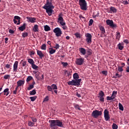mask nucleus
<instances>
[{
  "instance_id": "nucleus-44",
  "label": "nucleus",
  "mask_w": 129,
  "mask_h": 129,
  "mask_svg": "<svg viewBox=\"0 0 129 129\" xmlns=\"http://www.w3.org/2000/svg\"><path fill=\"white\" fill-rule=\"evenodd\" d=\"M123 67H118V72H122V71H123Z\"/></svg>"
},
{
  "instance_id": "nucleus-33",
  "label": "nucleus",
  "mask_w": 129,
  "mask_h": 129,
  "mask_svg": "<svg viewBox=\"0 0 129 129\" xmlns=\"http://www.w3.org/2000/svg\"><path fill=\"white\" fill-rule=\"evenodd\" d=\"M115 98L114 97H113L112 95H111V97L107 96V100H113Z\"/></svg>"
},
{
  "instance_id": "nucleus-30",
  "label": "nucleus",
  "mask_w": 129,
  "mask_h": 129,
  "mask_svg": "<svg viewBox=\"0 0 129 129\" xmlns=\"http://www.w3.org/2000/svg\"><path fill=\"white\" fill-rule=\"evenodd\" d=\"M75 36H76V38H78V39H80L81 38V35H80V33L77 32L74 34Z\"/></svg>"
},
{
  "instance_id": "nucleus-48",
  "label": "nucleus",
  "mask_w": 129,
  "mask_h": 129,
  "mask_svg": "<svg viewBox=\"0 0 129 129\" xmlns=\"http://www.w3.org/2000/svg\"><path fill=\"white\" fill-rule=\"evenodd\" d=\"M122 4H123V5H128V2H127V0H122Z\"/></svg>"
},
{
  "instance_id": "nucleus-58",
  "label": "nucleus",
  "mask_w": 129,
  "mask_h": 129,
  "mask_svg": "<svg viewBox=\"0 0 129 129\" xmlns=\"http://www.w3.org/2000/svg\"><path fill=\"white\" fill-rule=\"evenodd\" d=\"M23 67H25V66H27V61H24L22 63Z\"/></svg>"
},
{
  "instance_id": "nucleus-53",
  "label": "nucleus",
  "mask_w": 129,
  "mask_h": 129,
  "mask_svg": "<svg viewBox=\"0 0 129 129\" xmlns=\"http://www.w3.org/2000/svg\"><path fill=\"white\" fill-rule=\"evenodd\" d=\"M11 67H12V66H11V64H6L5 66V68L7 69H9V68H10Z\"/></svg>"
},
{
  "instance_id": "nucleus-56",
  "label": "nucleus",
  "mask_w": 129,
  "mask_h": 129,
  "mask_svg": "<svg viewBox=\"0 0 129 129\" xmlns=\"http://www.w3.org/2000/svg\"><path fill=\"white\" fill-rule=\"evenodd\" d=\"M88 55H91L92 54V51L90 49L87 50Z\"/></svg>"
},
{
  "instance_id": "nucleus-35",
  "label": "nucleus",
  "mask_w": 129,
  "mask_h": 129,
  "mask_svg": "<svg viewBox=\"0 0 129 129\" xmlns=\"http://www.w3.org/2000/svg\"><path fill=\"white\" fill-rule=\"evenodd\" d=\"M36 90H33L32 91H30L29 93V94L30 95H35L36 94Z\"/></svg>"
},
{
  "instance_id": "nucleus-1",
  "label": "nucleus",
  "mask_w": 129,
  "mask_h": 129,
  "mask_svg": "<svg viewBox=\"0 0 129 129\" xmlns=\"http://www.w3.org/2000/svg\"><path fill=\"white\" fill-rule=\"evenodd\" d=\"M53 0H46V2L44 6L42 7V9L46 10V13H47L48 16L50 17L52 16V14H53V10L54 9L55 7L53 6Z\"/></svg>"
},
{
  "instance_id": "nucleus-23",
  "label": "nucleus",
  "mask_w": 129,
  "mask_h": 129,
  "mask_svg": "<svg viewBox=\"0 0 129 129\" xmlns=\"http://www.w3.org/2000/svg\"><path fill=\"white\" fill-rule=\"evenodd\" d=\"M9 88L5 89L4 91V95H6V96H8L9 94H10V92L9 91Z\"/></svg>"
},
{
  "instance_id": "nucleus-15",
  "label": "nucleus",
  "mask_w": 129,
  "mask_h": 129,
  "mask_svg": "<svg viewBox=\"0 0 129 129\" xmlns=\"http://www.w3.org/2000/svg\"><path fill=\"white\" fill-rule=\"evenodd\" d=\"M27 20H28L29 22H30V23H36V18L35 17H26Z\"/></svg>"
},
{
  "instance_id": "nucleus-47",
  "label": "nucleus",
  "mask_w": 129,
  "mask_h": 129,
  "mask_svg": "<svg viewBox=\"0 0 129 129\" xmlns=\"http://www.w3.org/2000/svg\"><path fill=\"white\" fill-rule=\"evenodd\" d=\"M63 67H67L68 66V62H61Z\"/></svg>"
},
{
  "instance_id": "nucleus-45",
  "label": "nucleus",
  "mask_w": 129,
  "mask_h": 129,
  "mask_svg": "<svg viewBox=\"0 0 129 129\" xmlns=\"http://www.w3.org/2000/svg\"><path fill=\"white\" fill-rule=\"evenodd\" d=\"M30 118L32 119V121L35 123V122H37V120H38V119L34 117H30Z\"/></svg>"
},
{
  "instance_id": "nucleus-20",
  "label": "nucleus",
  "mask_w": 129,
  "mask_h": 129,
  "mask_svg": "<svg viewBox=\"0 0 129 129\" xmlns=\"http://www.w3.org/2000/svg\"><path fill=\"white\" fill-rule=\"evenodd\" d=\"M48 50H49V53L50 55H53V54L56 52V49H54L52 47L49 48Z\"/></svg>"
},
{
  "instance_id": "nucleus-64",
  "label": "nucleus",
  "mask_w": 129,
  "mask_h": 129,
  "mask_svg": "<svg viewBox=\"0 0 129 129\" xmlns=\"http://www.w3.org/2000/svg\"><path fill=\"white\" fill-rule=\"evenodd\" d=\"M126 72L129 73V66L126 68Z\"/></svg>"
},
{
  "instance_id": "nucleus-34",
  "label": "nucleus",
  "mask_w": 129,
  "mask_h": 129,
  "mask_svg": "<svg viewBox=\"0 0 129 129\" xmlns=\"http://www.w3.org/2000/svg\"><path fill=\"white\" fill-rule=\"evenodd\" d=\"M116 38L117 40H119V39H120V33L116 32Z\"/></svg>"
},
{
  "instance_id": "nucleus-42",
  "label": "nucleus",
  "mask_w": 129,
  "mask_h": 129,
  "mask_svg": "<svg viewBox=\"0 0 129 129\" xmlns=\"http://www.w3.org/2000/svg\"><path fill=\"white\" fill-rule=\"evenodd\" d=\"M112 129H117L118 126H117V125L116 124L113 123L112 125Z\"/></svg>"
},
{
  "instance_id": "nucleus-43",
  "label": "nucleus",
  "mask_w": 129,
  "mask_h": 129,
  "mask_svg": "<svg viewBox=\"0 0 129 129\" xmlns=\"http://www.w3.org/2000/svg\"><path fill=\"white\" fill-rule=\"evenodd\" d=\"M46 45L45 44H43L41 45V50H46Z\"/></svg>"
},
{
  "instance_id": "nucleus-14",
  "label": "nucleus",
  "mask_w": 129,
  "mask_h": 129,
  "mask_svg": "<svg viewBox=\"0 0 129 129\" xmlns=\"http://www.w3.org/2000/svg\"><path fill=\"white\" fill-rule=\"evenodd\" d=\"M19 66V61H16L13 65V71L14 72H17L18 71V66Z\"/></svg>"
},
{
  "instance_id": "nucleus-28",
  "label": "nucleus",
  "mask_w": 129,
  "mask_h": 129,
  "mask_svg": "<svg viewBox=\"0 0 129 129\" xmlns=\"http://www.w3.org/2000/svg\"><path fill=\"white\" fill-rule=\"evenodd\" d=\"M118 106H119V109L120 110H121L122 111H123V106H122V104H121V103H119Z\"/></svg>"
},
{
  "instance_id": "nucleus-51",
  "label": "nucleus",
  "mask_w": 129,
  "mask_h": 129,
  "mask_svg": "<svg viewBox=\"0 0 129 129\" xmlns=\"http://www.w3.org/2000/svg\"><path fill=\"white\" fill-rule=\"evenodd\" d=\"M47 90L48 91H52L53 89L52 88V87L50 86H47Z\"/></svg>"
},
{
  "instance_id": "nucleus-6",
  "label": "nucleus",
  "mask_w": 129,
  "mask_h": 129,
  "mask_svg": "<svg viewBox=\"0 0 129 129\" xmlns=\"http://www.w3.org/2000/svg\"><path fill=\"white\" fill-rule=\"evenodd\" d=\"M86 42L87 44H91L92 43V35L90 33H86Z\"/></svg>"
},
{
  "instance_id": "nucleus-39",
  "label": "nucleus",
  "mask_w": 129,
  "mask_h": 129,
  "mask_svg": "<svg viewBox=\"0 0 129 129\" xmlns=\"http://www.w3.org/2000/svg\"><path fill=\"white\" fill-rule=\"evenodd\" d=\"M117 77H118V78H120V77H121V75H119L118 74V73H116V74H115V76H113V78L116 79V78H117Z\"/></svg>"
},
{
  "instance_id": "nucleus-37",
  "label": "nucleus",
  "mask_w": 129,
  "mask_h": 129,
  "mask_svg": "<svg viewBox=\"0 0 129 129\" xmlns=\"http://www.w3.org/2000/svg\"><path fill=\"white\" fill-rule=\"evenodd\" d=\"M51 88H52L53 90L58 89V88L57 87V85H56L55 84H52L51 85Z\"/></svg>"
},
{
  "instance_id": "nucleus-29",
  "label": "nucleus",
  "mask_w": 129,
  "mask_h": 129,
  "mask_svg": "<svg viewBox=\"0 0 129 129\" xmlns=\"http://www.w3.org/2000/svg\"><path fill=\"white\" fill-rule=\"evenodd\" d=\"M31 66L33 69H34V70H37V69H39V67L35 64V63H33Z\"/></svg>"
},
{
  "instance_id": "nucleus-41",
  "label": "nucleus",
  "mask_w": 129,
  "mask_h": 129,
  "mask_svg": "<svg viewBox=\"0 0 129 129\" xmlns=\"http://www.w3.org/2000/svg\"><path fill=\"white\" fill-rule=\"evenodd\" d=\"M117 94V91H114L112 92V95L114 98H115L116 95Z\"/></svg>"
},
{
  "instance_id": "nucleus-12",
  "label": "nucleus",
  "mask_w": 129,
  "mask_h": 129,
  "mask_svg": "<svg viewBox=\"0 0 129 129\" xmlns=\"http://www.w3.org/2000/svg\"><path fill=\"white\" fill-rule=\"evenodd\" d=\"M14 24H17V25H20L21 24V18L18 16L14 17V19L13 20Z\"/></svg>"
},
{
  "instance_id": "nucleus-52",
  "label": "nucleus",
  "mask_w": 129,
  "mask_h": 129,
  "mask_svg": "<svg viewBox=\"0 0 129 129\" xmlns=\"http://www.w3.org/2000/svg\"><path fill=\"white\" fill-rule=\"evenodd\" d=\"M10 77L11 76H10V75H6L4 76V79H9Z\"/></svg>"
},
{
  "instance_id": "nucleus-21",
  "label": "nucleus",
  "mask_w": 129,
  "mask_h": 129,
  "mask_svg": "<svg viewBox=\"0 0 129 129\" xmlns=\"http://www.w3.org/2000/svg\"><path fill=\"white\" fill-rule=\"evenodd\" d=\"M117 12V10L113 7H110V13H116Z\"/></svg>"
},
{
  "instance_id": "nucleus-10",
  "label": "nucleus",
  "mask_w": 129,
  "mask_h": 129,
  "mask_svg": "<svg viewBox=\"0 0 129 129\" xmlns=\"http://www.w3.org/2000/svg\"><path fill=\"white\" fill-rule=\"evenodd\" d=\"M84 58L82 57H80L76 59L75 63L77 65H83V63H84Z\"/></svg>"
},
{
  "instance_id": "nucleus-3",
  "label": "nucleus",
  "mask_w": 129,
  "mask_h": 129,
  "mask_svg": "<svg viewBox=\"0 0 129 129\" xmlns=\"http://www.w3.org/2000/svg\"><path fill=\"white\" fill-rule=\"evenodd\" d=\"M50 126L51 129H57V126L63 127V122L60 120H51Z\"/></svg>"
},
{
  "instance_id": "nucleus-16",
  "label": "nucleus",
  "mask_w": 129,
  "mask_h": 129,
  "mask_svg": "<svg viewBox=\"0 0 129 129\" xmlns=\"http://www.w3.org/2000/svg\"><path fill=\"white\" fill-rule=\"evenodd\" d=\"M18 87L23 86L25 84V80H20L17 82Z\"/></svg>"
},
{
  "instance_id": "nucleus-13",
  "label": "nucleus",
  "mask_w": 129,
  "mask_h": 129,
  "mask_svg": "<svg viewBox=\"0 0 129 129\" xmlns=\"http://www.w3.org/2000/svg\"><path fill=\"white\" fill-rule=\"evenodd\" d=\"M98 27L100 31H101V34L100 35V37H102V35L105 34V29L104 28V27L100 25H99Z\"/></svg>"
},
{
  "instance_id": "nucleus-19",
  "label": "nucleus",
  "mask_w": 129,
  "mask_h": 129,
  "mask_svg": "<svg viewBox=\"0 0 129 129\" xmlns=\"http://www.w3.org/2000/svg\"><path fill=\"white\" fill-rule=\"evenodd\" d=\"M79 51L80 52L81 54L82 55H85L86 54V49H85L83 47H81L79 49Z\"/></svg>"
},
{
  "instance_id": "nucleus-7",
  "label": "nucleus",
  "mask_w": 129,
  "mask_h": 129,
  "mask_svg": "<svg viewBox=\"0 0 129 129\" xmlns=\"http://www.w3.org/2000/svg\"><path fill=\"white\" fill-rule=\"evenodd\" d=\"M53 33H55L56 37H61V35L62 34V30H61V29L59 27L55 28L53 30Z\"/></svg>"
},
{
  "instance_id": "nucleus-8",
  "label": "nucleus",
  "mask_w": 129,
  "mask_h": 129,
  "mask_svg": "<svg viewBox=\"0 0 129 129\" xmlns=\"http://www.w3.org/2000/svg\"><path fill=\"white\" fill-rule=\"evenodd\" d=\"M102 114V112L100 111H98L97 110H94L92 113V116L94 117V118H97L100 115Z\"/></svg>"
},
{
  "instance_id": "nucleus-59",
  "label": "nucleus",
  "mask_w": 129,
  "mask_h": 129,
  "mask_svg": "<svg viewBox=\"0 0 129 129\" xmlns=\"http://www.w3.org/2000/svg\"><path fill=\"white\" fill-rule=\"evenodd\" d=\"M39 75H40V72H38L37 73L35 74V77L38 78V77H39Z\"/></svg>"
},
{
  "instance_id": "nucleus-61",
  "label": "nucleus",
  "mask_w": 129,
  "mask_h": 129,
  "mask_svg": "<svg viewBox=\"0 0 129 129\" xmlns=\"http://www.w3.org/2000/svg\"><path fill=\"white\" fill-rule=\"evenodd\" d=\"M123 42L125 44H128V40L127 39H125L123 40Z\"/></svg>"
},
{
  "instance_id": "nucleus-31",
  "label": "nucleus",
  "mask_w": 129,
  "mask_h": 129,
  "mask_svg": "<svg viewBox=\"0 0 129 129\" xmlns=\"http://www.w3.org/2000/svg\"><path fill=\"white\" fill-rule=\"evenodd\" d=\"M35 123L32 122V121H28V125L29 126H34Z\"/></svg>"
},
{
  "instance_id": "nucleus-49",
  "label": "nucleus",
  "mask_w": 129,
  "mask_h": 129,
  "mask_svg": "<svg viewBox=\"0 0 129 129\" xmlns=\"http://www.w3.org/2000/svg\"><path fill=\"white\" fill-rule=\"evenodd\" d=\"M49 101V96H47L44 98L43 102Z\"/></svg>"
},
{
  "instance_id": "nucleus-2",
  "label": "nucleus",
  "mask_w": 129,
  "mask_h": 129,
  "mask_svg": "<svg viewBox=\"0 0 129 129\" xmlns=\"http://www.w3.org/2000/svg\"><path fill=\"white\" fill-rule=\"evenodd\" d=\"M74 79L72 81H70L68 83V85H74V86H79L80 85V82H81V79L79 78V76L78 73H75L73 75Z\"/></svg>"
},
{
  "instance_id": "nucleus-24",
  "label": "nucleus",
  "mask_w": 129,
  "mask_h": 129,
  "mask_svg": "<svg viewBox=\"0 0 129 129\" xmlns=\"http://www.w3.org/2000/svg\"><path fill=\"white\" fill-rule=\"evenodd\" d=\"M34 32H38L39 31V26L35 25L33 28Z\"/></svg>"
},
{
  "instance_id": "nucleus-40",
  "label": "nucleus",
  "mask_w": 129,
  "mask_h": 129,
  "mask_svg": "<svg viewBox=\"0 0 129 129\" xmlns=\"http://www.w3.org/2000/svg\"><path fill=\"white\" fill-rule=\"evenodd\" d=\"M102 96H104V93L103 92V91H100V92L99 93V97Z\"/></svg>"
},
{
  "instance_id": "nucleus-55",
  "label": "nucleus",
  "mask_w": 129,
  "mask_h": 129,
  "mask_svg": "<svg viewBox=\"0 0 129 129\" xmlns=\"http://www.w3.org/2000/svg\"><path fill=\"white\" fill-rule=\"evenodd\" d=\"M59 47H60V45H59L58 44H56L55 46L53 47V48H54V49H56L57 50V49H59Z\"/></svg>"
},
{
  "instance_id": "nucleus-62",
  "label": "nucleus",
  "mask_w": 129,
  "mask_h": 129,
  "mask_svg": "<svg viewBox=\"0 0 129 129\" xmlns=\"http://www.w3.org/2000/svg\"><path fill=\"white\" fill-rule=\"evenodd\" d=\"M32 55H35V51H30V56H32Z\"/></svg>"
},
{
  "instance_id": "nucleus-4",
  "label": "nucleus",
  "mask_w": 129,
  "mask_h": 129,
  "mask_svg": "<svg viewBox=\"0 0 129 129\" xmlns=\"http://www.w3.org/2000/svg\"><path fill=\"white\" fill-rule=\"evenodd\" d=\"M58 23H59L61 26H62L63 30H68V27L66 26V23H65V21H64V19L62 17V15L59 14L58 15V18L57 20Z\"/></svg>"
},
{
  "instance_id": "nucleus-22",
  "label": "nucleus",
  "mask_w": 129,
  "mask_h": 129,
  "mask_svg": "<svg viewBox=\"0 0 129 129\" xmlns=\"http://www.w3.org/2000/svg\"><path fill=\"white\" fill-rule=\"evenodd\" d=\"M19 31H21L22 32H23V31H24V30H26V23H24L23 26L19 27Z\"/></svg>"
},
{
  "instance_id": "nucleus-11",
  "label": "nucleus",
  "mask_w": 129,
  "mask_h": 129,
  "mask_svg": "<svg viewBox=\"0 0 129 129\" xmlns=\"http://www.w3.org/2000/svg\"><path fill=\"white\" fill-rule=\"evenodd\" d=\"M106 24L112 28H116V25L113 24V21L108 19L106 21Z\"/></svg>"
},
{
  "instance_id": "nucleus-17",
  "label": "nucleus",
  "mask_w": 129,
  "mask_h": 129,
  "mask_svg": "<svg viewBox=\"0 0 129 129\" xmlns=\"http://www.w3.org/2000/svg\"><path fill=\"white\" fill-rule=\"evenodd\" d=\"M37 55L39 56V58L40 59H43V57H44V53H43V52L41 50H39L37 49Z\"/></svg>"
},
{
  "instance_id": "nucleus-60",
  "label": "nucleus",
  "mask_w": 129,
  "mask_h": 129,
  "mask_svg": "<svg viewBox=\"0 0 129 129\" xmlns=\"http://www.w3.org/2000/svg\"><path fill=\"white\" fill-rule=\"evenodd\" d=\"M9 33L10 34H14V33H15V31H14L12 29H10L9 30Z\"/></svg>"
},
{
  "instance_id": "nucleus-26",
  "label": "nucleus",
  "mask_w": 129,
  "mask_h": 129,
  "mask_svg": "<svg viewBox=\"0 0 129 129\" xmlns=\"http://www.w3.org/2000/svg\"><path fill=\"white\" fill-rule=\"evenodd\" d=\"M28 63L31 64V66H32L34 63H35V61H34V60H33V59H32V58L28 59Z\"/></svg>"
},
{
  "instance_id": "nucleus-9",
  "label": "nucleus",
  "mask_w": 129,
  "mask_h": 129,
  "mask_svg": "<svg viewBox=\"0 0 129 129\" xmlns=\"http://www.w3.org/2000/svg\"><path fill=\"white\" fill-rule=\"evenodd\" d=\"M104 117L106 121H109L110 119V116H109V111L108 109H105L104 111Z\"/></svg>"
},
{
  "instance_id": "nucleus-63",
  "label": "nucleus",
  "mask_w": 129,
  "mask_h": 129,
  "mask_svg": "<svg viewBox=\"0 0 129 129\" xmlns=\"http://www.w3.org/2000/svg\"><path fill=\"white\" fill-rule=\"evenodd\" d=\"M76 95L78 97H81V95L78 93H77Z\"/></svg>"
},
{
  "instance_id": "nucleus-54",
  "label": "nucleus",
  "mask_w": 129,
  "mask_h": 129,
  "mask_svg": "<svg viewBox=\"0 0 129 129\" xmlns=\"http://www.w3.org/2000/svg\"><path fill=\"white\" fill-rule=\"evenodd\" d=\"M92 24H93V20L90 19L89 21V26H92Z\"/></svg>"
},
{
  "instance_id": "nucleus-32",
  "label": "nucleus",
  "mask_w": 129,
  "mask_h": 129,
  "mask_svg": "<svg viewBox=\"0 0 129 129\" xmlns=\"http://www.w3.org/2000/svg\"><path fill=\"white\" fill-rule=\"evenodd\" d=\"M37 97H38L37 96H34L33 97H30V99H31V101H35L36 99H37Z\"/></svg>"
},
{
  "instance_id": "nucleus-5",
  "label": "nucleus",
  "mask_w": 129,
  "mask_h": 129,
  "mask_svg": "<svg viewBox=\"0 0 129 129\" xmlns=\"http://www.w3.org/2000/svg\"><path fill=\"white\" fill-rule=\"evenodd\" d=\"M79 4L81 10H83V11H86L87 10L86 8L87 7V3L85 0H79Z\"/></svg>"
},
{
  "instance_id": "nucleus-27",
  "label": "nucleus",
  "mask_w": 129,
  "mask_h": 129,
  "mask_svg": "<svg viewBox=\"0 0 129 129\" xmlns=\"http://www.w3.org/2000/svg\"><path fill=\"white\" fill-rule=\"evenodd\" d=\"M34 85H35V82H34L32 85H29V86L27 88L28 90H31V89H33V88H34Z\"/></svg>"
},
{
  "instance_id": "nucleus-57",
  "label": "nucleus",
  "mask_w": 129,
  "mask_h": 129,
  "mask_svg": "<svg viewBox=\"0 0 129 129\" xmlns=\"http://www.w3.org/2000/svg\"><path fill=\"white\" fill-rule=\"evenodd\" d=\"M102 73L104 75H105L106 76V75H107V71H102Z\"/></svg>"
},
{
  "instance_id": "nucleus-25",
  "label": "nucleus",
  "mask_w": 129,
  "mask_h": 129,
  "mask_svg": "<svg viewBox=\"0 0 129 129\" xmlns=\"http://www.w3.org/2000/svg\"><path fill=\"white\" fill-rule=\"evenodd\" d=\"M44 31H45V32H48V31H51V28H50V27H49V26L45 25L44 26Z\"/></svg>"
},
{
  "instance_id": "nucleus-46",
  "label": "nucleus",
  "mask_w": 129,
  "mask_h": 129,
  "mask_svg": "<svg viewBox=\"0 0 129 129\" xmlns=\"http://www.w3.org/2000/svg\"><path fill=\"white\" fill-rule=\"evenodd\" d=\"M28 34L27 32H24L22 33V37L23 38H26V37H28Z\"/></svg>"
},
{
  "instance_id": "nucleus-38",
  "label": "nucleus",
  "mask_w": 129,
  "mask_h": 129,
  "mask_svg": "<svg viewBox=\"0 0 129 129\" xmlns=\"http://www.w3.org/2000/svg\"><path fill=\"white\" fill-rule=\"evenodd\" d=\"M74 107L76 109H78L79 110H81V109L80 108V106L78 104H75Z\"/></svg>"
},
{
  "instance_id": "nucleus-36",
  "label": "nucleus",
  "mask_w": 129,
  "mask_h": 129,
  "mask_svg": "<svg viewBox=\"0 0 129 129\" xmlns=\"http://www.w3.org/2000/svg\"><path fill=\"white\" fill-rule=\"evenodd\" d=\"M33 79V77L32 76H28L26 79V82H29Z\"/></svg>"
},
{
  "instance_id": "nucleus-18",
  "label": "nucleus",
  "mask_w": 129,
  "mask_h": 129,
  "mask_svg": "<svg viewBox=\"0 0 129 129\" xmlns=\"http://www.w3.org/2000/svg\"><path fill=\"white\" fill-rule=\"evenodd\" d=\"M124 44L123 43V42H121V43H119V44H118L117 45V47L119 49V50H123V48H124Z\"/></svg>"
},
{
  "instance_id": "nucleus-50",
  "label": "nucleus",
  "mask_w": 129,
  "mask_h": 129,
  "mask_svg": "<svg viewBox=\"0 0 129 129\" xmlns=\"http://www.w3.org/2000/svg\"><path fill=\"white\" fill-rule=\"evenodd\" d=\"M99 97L100 101H101L102 102H104V96Z\"/></svg>"
}]
</instances>
